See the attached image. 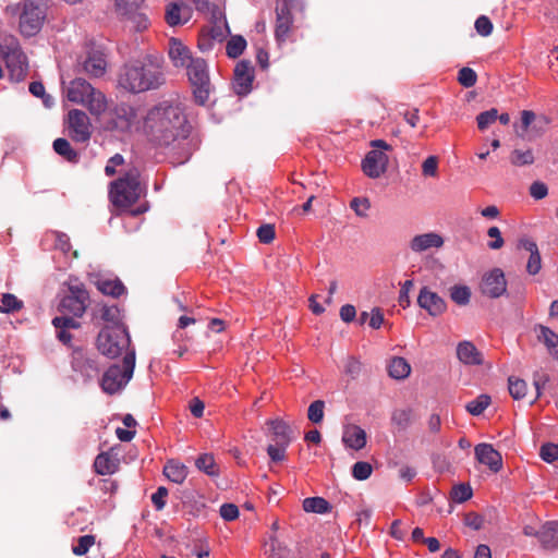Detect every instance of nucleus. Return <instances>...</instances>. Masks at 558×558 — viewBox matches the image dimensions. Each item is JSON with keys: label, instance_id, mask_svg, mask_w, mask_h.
I'll return each mask as SVG.
<instances>
[{"label": "nucleus", "instance_id": "nucleus-1", "mask_svg": "<svg viewBox=\"0 0 558 558\" xmlns=\"http://www.w3.org/2000/svg\"><path fill=\"white\" fill-rule=\"evenodd\" d=\"M190 126L181 108L167 101L151 108L144 119V131L162 146L187 136Z\"/></svg>", "mask_w": 558, "mask_h": 558}, {"label": "nucleus", "instance_id": "nucleus-2", "mask_svg": "<svg viewBox=\"0 0 558 558\" xmlns=\"http://www.w3.org/2000/svg\"><path fill=\"white\" fill-rule=\"evenodd\" d=\"M163 82L165 76L160 66L154 63L149 58L125 64L118 80L119 85L130 93L156 89L161 86Z\"/></svg>", "mask_w": 558, "mask_h": 558}, {"label": "nucleus", "instance_id": "nucleus-3", "mask_svg": "<svg viewBox=\"0 0 558 558\" xmlns=\"http://www.w3.org/2000/svg\"><path fill=\"white\" fill-rule=\"evenodd\" d=\"M140 177L138 168L132 166L122 177L109 184V199L114 207L126 209L140 199L144 192Z\"/></svg>", "mask_w": 558, "mask_h": 558}, {"label": "nucleus", "instance_id": "nucleus-4", "mask_svg": "<svg viewBox=\"0 0 558 558\" xmlns=\"http://www.w3.org/2000/svg\"><path fill=\"white\" fill-rule=\"evenodd\" d=\"M47 7L44 0H24L22 3L8 5L5 13L19 16V29L24 37L38 34L46 20Z\"/></svg>", "mask_w": 558, "mask_h": 558}, {"label": "nucleus", "instance_id": "nucleus-5", "mask_svg": "<svg viewBox=\"0 0 558 558\" xmlns=\"http://www.w3.org/2000/svg\"><path fill=\"white\" fill-rule=\"evenodd\" d=\"M66 97L71 102L83 105L93 116H100L107 109L105 95L84 78H75L66 88Z\"/></svg>", "mask_w": 558, "mask_h": 558}, {"label": "nucleus", "instance_id": "nucleus-6", "mask_svg": "<svg viewBox=\"0 0 558 558\" xmlns=\"http://www.w3.org/2000/svg\"><path fill=\"white\" fill-rule=\"evenodd\" d=\"M116 11L130 32L141 33L150 26L145 0H114Z\"/></svg>", "mask_w": 558, "mask_h": 558}, {"label": "nucleus", "instance_id": "nucleus-7", "mask_svg": "<svg viewBox=\"0 0 558 558\" xmlns=\"http://www.w3.org/2000/svg\"><path fill=\"white\" fill-rule=\"evenodd\" d=\"M135 367V351L126 352L122 366L111 365L102 375L100 386L106 393L114 395L120 391L131 380Z\"/></svg>", "mask_w": 558, "mask_h": 558}, {"label": "nucleus", "instance_id": "nucleus-8", "mask_svg": "<svg viewBox=\"0 0 558 558\" xmlns=\"http://www.w3.org/2000/svg\"><path fill=\"white\" fill-rule=\"evenodd\" d=\"M130 343L126 328L120 325L105 327L97 337L98 350L110 359L120 356L124 351L129 352Z\"/></svg>", "mask_w": 558, "mask_h": 558}, {"label": "nucleus", "instance_id": "nucleus-9", "mask_svg": "<svg viewBox=\"0 0 558 558\" xmlns=\"http://www.w3.org/2000/svg\"><path fill=\"white\" fill-rule=\"evenodd\" d=\"M189 81L193 87L194 99L204 106L210 94V80L207 62L203 58H195L186 68Z\"/></svg>", "mask_w": 558, "mask_h": 558}, {"label": "nucleus", "instance_id": "nucleus-10", "mask_svg": "<svg viewBox=\"0 0 558 558\" xmlns=\"http://www.w3.org/2000/svg\"><path fill=\"white\" fill-rule=\"evenodd\" d=\"M371 147L372 150L362 160V170L368 178L377 179L387 171L389 157L386 151L392 150V147L384 140L372 141Z\"/></svg>", "mask_w": 558, "mask_h": 558}, {"label": "nucleus", "instance_id": "nucleus-11", "mask_svg": "<svg viewBox=\"0 0 558 558\" xmlns=\"http://www.w3.org/2000/svg\"><path fill=\"white\" fill-rule=\"evenodd\" d=\"M0 54L5 61L11 81L22 82L27 75L28 62L17 40L11 37L7 45H0Z\"/></svg>", "mask_w": 558, "mask_h": 558}, {"label": "nucleus", "instance_id": "nucleus-12", "mask_svg": "<svg viewBox=\"0 0 558 558\" xmlns=\"http://www.w3.org/2000/svg\"><path fill=\"white\" fill-rule=\"evenodd\" d=\"M137 120L136 110L131 105L121 102L110 109L105 125L110 131L128 132Z\"/></svg>", "mask_w": 558, "mask_h": 558}, {"label": "nucleus", "instance_id": "nucleus-13", "mask_svg": "<svg viewBox=\"0 0 558 558\" xmlns=\"http://www.w3.org/2000/svg\"><path fill=\"white\" fill-rule=\"evenodd\" d=\"M88 298L83 284H72L69 287V294L62 298L59 308L63 314L81 317L87 308Z\"/></svg>", "mask_w": 558, "mask_h": 558}, {"label": "nucleus", "instance_id": "nucleus-14", "mask_svg": "<svg viewBox=\"0 0 558 558\" xmlns=\"http://www.w3.org/2000/svg\"><path fill=\"white\" fill-rule=\"evenodd\" d=\"M68 125L70 136L78 143L87 142L92 136L90 121L88 116L78 109H72L68 113Z\"/></svg>", "mask_w": 558, "mask_h": 558}, {"label": "nucleus", "instance_id": "nucleus-15", "mask_svg": "<svg viewBox=\"0 0 558 558\" xmlns=\"http://www.w3.org/2000/svg\"><path fill=\"white\" fill-rule=\"evenodd\" d=\"M481 292L490 299H497L507 291L505 274L500 268H494L486 272L481 282Z\"/></svg>", "mask_w": 558, "mask_h": 558}, {"label": "nucleus", "instance_id": "nucleus-16", "mask_svg": "<svg viewBox=\"0 0 558 558\" xmlns=\"http://www.w3.org/2000/svg\"><path fill=\"white\" fill-rule=\"evenodd\" d=\"M292 24L293 17L290 0H277L275 36L278 41H286L291 32Z\"/></svg>", "mask_w": 558, "mask_h": 558}, {"label": "nucleus", "instance_id": "nucleus-17", "mask_svg": "<svg viewBox=\"0 0 558 558\" xmlns=\"http://www.w3.org/2000/svg\"><path fill=\"white\" fill-rule=\"evenodd\" d=\"M254 71L248 61H240L234 69L233 89L236 95L245 96L252 89Z\"/></svg>", "mask_w": 558, "mask_h": 558}, {"label": "nucleus", "instance_id": "nucleus-18", "mask_svg": "<svg viewBox=\"0 0 558 558\" xmlns=\"http://www.w3.org/2000/svg\"><path fill=\"white\" fill-rule=\"evenodd\" d=\"M72 367L86 379H92L99 373L96 360L82 349H75L73 351Z\"/></svg>", "mask_w": 558, "mask_h": 558}, {"label": "nucleus", "instance_id": "nucleus-19", "mask_svg": "<svg viewBox=\"0 0 558 558\" xmlns=\"http://www.w3.org/2000/svg\"><path fill=\"white\" fill-rule=\"evenodd\" d=\"M474 453L476 460L492 472L498 473L502 469V457L490 444H478L474 448Z\"/></svg>", "mask_w": 558, "mask_h": 558}, {"label": "nucleus", "instance_id": "nucleus-20", "mask_svg": "<svg viewBox=\"0 0 558 558\" xmlns=\"http://www.w3.org/2000/svg\"><path fill=\"white\" fill-rule=\"evenodd\" d=\"M417 303L432 316H439L447 308L445 300L440 298L436 292L429 290L427 287L421 289L417 296Z\"/></svg>", "mask_w": 558, "mask_h": 558}, {"label": "nucleus", "instance_id": "nucleus-21", "mask_svg": "<svg viewBox=\"0 0 558 558\" xmlns=\"http://www.w3.org/2000/svg\"><path fill=\"white\" fill-rule=\"evenodd\" d=\"M168 54L175 68H186L195 59L191 50L177 38L169 39Z\"/></svg>", "mask_w": 558, "mask_h": 558}, {"label": "nucleus", "instance_id": "nucleus-22", "mask_svg": "<svg viewBox=\"0 0 558 558\" xmlns=\"http://www.w3.org/2000/svg\"><path fill=\"white\" fill-rule=\"evenodd\" d=\"M457 357L464 365H482L483 354L471 341H461L457 345Z\"/></svg>", "mask_w": 558, "mask_h": 558}, {"label": "nucleus", "instance_id": "nucleus-23", "mask_svg": "<svg viewBox=\"0 0 558 558\" xmlns=\"http://www.w3.org/2000/svg\"><path fill=\"white\" fill-rule=\"evenodd\" d=\"M343 444L354 450H361L366 445V433L357 425H349L342 435Z\"/></svg>", "mask_w": 558, "mask_h": 558}, {"label": "nucleus", "instance_id": "nucleus-24", "mask_svg": "<svg viewBox=\"0 0 558 558\" xmlns=\"http://www.w3.org/2000/svg\"><path fill=\"white\" fill-rule=\"evenodd\" d=\"M272 435L274 441L279 446H289L292 440V430L290 426L280 418L269 420L267 422Z\"/></svg>", "mask_w": 558, "mask_h": 558}, {"label": "nucleus", "instance_id": "nucleus-25", "mask_svg": "<svg viewBox=\"0 0 558 558\" xmlns=\"http://www.w3.org/2000/svg\"><path fill=\"white\" fill-rule=\"evenodd\" d=\"M535 331L537 340L546 347L549 355L558 360V335L544 325H537Z\"/></svg>", "mask_w": 558, "mask_h": 558}, {"label": "nucleus", "instance_id": "nucleus-26", "mask_svg": "<svg viewBox=\"0 0 558 558\" xmlns=\"http://www.w3.org/2000/svg\"><path fill=\"white\" fill-rule=\"evenodd\" d=\"M189 8L184 3H169L166 9L165 20L170 26L184 24L189 21Z\"/></svg>", "mask_w": 558, "mask_h": 558}, {"label": "nucleus", "instance_id": "nucleus-27", "mask_svg": "<svg viewBox=\"0 0 558 558\" xmlns=\"http://www.w3.org/2000/svg\"><path fill=\"white\" fill-rule=\"evenodd\" d=\"M520 246L530 253L526 271L533 276L538 274L542 268V258L537 244L532 240L522 239L520 240Z\"/></svg>", "mask_w": 558, "mask_h": 558}, {"label": "nucleus", "instance_id": "nucleus-28", "mask_svg": "<svg viewBox=\"0 0 558 558\" xmlns=\"http://www.w3.org/2000/svg\"><path fill=\"white\" fill-rule=\"evenodd\" d=\"M539 543L545 549L558 548V521H548L541 526Z\"/></svg>", "mask_w": 558, "mask_h": 558}, {"label": "nucleus", "instance_id": "nucleus-29", "mask_svg": "<svg viewBox=\"0 0 558 558\" xmlns=\"http://www.w3.org/2000/svg\"><path fill=\"white\" fill-rule=\"evenodd\" d=\"M442 244L444 240L440 235L436 233H424L415 235L410 243V247L413 252L420 253L432 247H440Z\"/></svg>", "mask_w": 558, "mask_h": 558}, {"label": "nucleus", "instance_id": "nucleus-30", "mask_svg": "<svg viewBox=\"0 0 558 558\" xmlns=\"http://www.w3.org/2000/svg\"><path fill=\"white\" fill-rule=\"evenodd\" d=\"M107 62L100 52H92L83 62L84 71L94 77H100L106 72Z\"/></svg>", "mask_w": 558, "mask_h": 558}, {"label": "nucleus", "instance_id": "nucleus-31", "mask_svg": "<svg viewBox=\"0 0 558 558\" xmlns=\"http://www.w3.org/2000/svg\"><path fill=\"white\" fill-rule=\"evenodd\" d=\"M117 468V459L112 458L108 452L99 453L94 461L95 472L100 475L112 474Z\"/></svg>", "mask_w": 558, "mask_h": 558}, {"label": "nucleus", "instance_id": "nucleus-32", "mask_svg": "<svg viewBox=\"0 0 558 558\" xmlns=\"http://www.w3.org/2000/svg\"><path fill=\"white\" fill-rule=\"evenodd\" d=\"M163 474L171 482L181 484L187 476V468L174 460H170L163 466Z\"/></svg>", "mask_w": 558, "mask_h": 558}, {"label": "nucleus", "instance_id": "nucleus-33", "mask_svg": "<svg viewBox=\"0 0 558 558\" xmlns=\"http://www.w3.org/2000/svg\"><path fill=\"white\" fill-rule=\"evenodd\" d=\"M53 150L66 161L76 163L80 160L78 153L72 148L70 142L65 138L59 137L53 141Z\"/></svg>", "mask_w": 558, "mask_h": 558}, {"label": "nucleus", "instance_id": "nucleus-34", "mask_svg": "<svg viewBox=\"0 0 558 558\" xmlns=\"http://www.w3.org/2000/svg\"><path fill=\"white\" fill-rule=\"evenodd\" d=\"M410 372L411 366L403 357H393L388 365V374L395 379H404Z\"/></svg>", "mask_w": 558, "mask_h": 558}, {"label": "nucleus", "instance_id": "nucleus-35", "mask_svg": "<svg viewBox=\"0 0 558 558\" xmlns=\"http://www.w3.org/2000/svg\"><path fill=\"white\" fill-rule=\"evenodd\" d=\"M303 509L306 512L327 513L330 511V504L323 497H308L303 500Z\"/></svg>", "mask_w": 558, "mask_h": 558}, {"label": "nucleus", "instance_id": "nucleus-36", "mask_svg": "<svg viewBox=\"0 0 558 558\" xmlns=\"http://www.w3.org/2000/svg\"><path fill=\"white\" fill-rule=\"evenodd\" d=\"M196 468L209 476H218L219 468L213 454L203 453L195 461Z\"/></svg>", "mask_w": 558, "mask_h": 558}, {"label": "nucleus", "instance_id": "nucleus-37", "mask_svg": "<svg viewBox=\"0 0 558 558\" xmlns=\"http://www.w3.org/2000/svg\"><path fill=\"white\" fill-rule=\"evenodd\" d=\"M97 287L101 293H104L106 295H111L113 298H118V296L122 295L125 291V287L118 279H116V280H109V279L99 280L97 282Z\"/></svg>", "mask_w": 558, "mask_h": 558}, {"label": "nucleus", "instance_id": "nucleus-38", "mask_svg": "<svg viewBox=\"0 0 558 558\" xmlns=\"http://www.w3.org/2000/svg\"><path fill=\"white\" fill-rule=\"evenodd\" d=\"M492 403V399L488 395H480L474 400L465 404V410L474 416L481 415Z\"/></svg>", "mask_w": 558, "mask_h": 558}, {"label": "nucleus", "instance_id": "nucleus-39", "mask_svg": "<svg viewBox=\"0 0 558 558\" xmlns=\"http://www.w3.org/2000/svg\"><path fill=\"white\" fill-rule=\"evenodd\" d=\"M391 422L399 430H405L412 424V410L396 409L392 412Z\"/></svg>", "mask_w": 558, "mask_h": 558}, {"label": "nucleus", "instance_id": "nucleus-40", "mask_svg": "<svg viewBox=\"0 0 558 558\" xmlns=\"http://www.w3.org/2000/svg\"><path fill=\"white\" fill-rule=\"evenodd\" d=\"M510 162L515 167L530 166L534 162V154L532 149L521 150L514 149L510 154Z\"/></svg>", "mask_w": 558, "mask_h": 558}, {"label": "nucleus", "instance_id": "nucleus-41", "mask_svg": "<svg viewBox=\"0 0 558 558\" xmlns=\"http://www.w3.org/2000/svg\"><path fill=\"white\" fill-rule=\"evenodd\" d=\"M245 47H246V40L244 39L243 36H240V35L232 36L228 40L227 46H226L227 56L229 58L235 59L242 54Z\"/></svg>", "mask_w": 558, "mask_h": 558}, {"label": "nucleus", "instance_id": "nucleus-42", "mask_svg": "<svg viewBox=\"0 0 558 558\" xmlns=\"http://www.w3.org/2000/svg\"><path fill=\"white\" fill-rule=\"evenodd\" d=\"M509 393L514 400H521L526 396L527 384L525 380L510 376L508 378Z\"/></svg>", "mask_w": 558, "mask_h": 558}, {"label": "nucleus", "instance_id": "nucleus-43", "mask_svg": "<svg viewBox=\"0 0 558 558\" xmlns=\"http://www.w3.org/2000/svg\"><path fill=\"white\" fill-rule=\"evenodd\" d=\"M23 307V302L19 300L14 294L4 293L0 298V312L13 313L17 312Z\"/></svg>", "mask_w": 558, "mask_h": 558}, {"label": "nucleus", "instance_id": "nucleus-44", "mask_svg": "<svg viewBox=\"0 0 558 558\" xmlns=\"http://www.w3.org/2000/svg\"><path fill=\"white\" fill-rule=\"evenodd\" d=\"M451 300L461 306L469 304L471 299V290L466 286H453L450 288Z\"/></svg>", "mask_w": 558, "mask_h": 558}, {"label": "nucleus", "instance_id": "nucleus-45", "mask_svg": "<svg viewBox=\"0 0 558 558\" xmlns=\"http://www.w3.org/2000/svg\"><path fill=\"white\" fill-rule=\"evenodd\" d=\"M536 121V114L531 110H523L521 112V124L514 125L515 133L524 137L527 134L530 126Z\"/></svg>", "mask_w": 558, "mask_h": 558}, {"label": "nucleus", "instance_id": "nucleus-46", "mask_svg": "<svg viewBox=\"0 0 558 558\" xmlns=\"http://www.w3.org/2000/svg\"><path fill=\"white\" fill-rule=\"evenodd\" d=\"M325 403L322 400L312 402L307 410V417L314 424L322 423L324 418Z\"/></svg>", "mask_w": 558, "mask_h": 558}, {"label": "nucleus", "instance_id": "nucleus-47", "mask_svg": "<svg viewBox=\"0 0 558 558\" xmlns=\"http://www.w3.org/2000/svg\"><path fill=\"white\" fill-rule=\"evenodd\" d=\"M476 81L477 74L471 68L464 66L458 73V82L465 88L473 87Z\"/></svg>", "mask_w": 558, "mask_h": 558}, {"label": "nucleus", "instance_id": "nucleus-48", "mask_svg": "<svg viewBox=\"0 0 558 558\" xmlns=\"http://www.w3.org/2000/svg\"><path fill=\"white\" fill-rule=\"evenodd\" d=\"M373 468L368 462L359 461L352 466V476L359 481L367 480L372 474Z\"/></svg>", "mask_w": 558, "mask_h": 558}, {"label": "nucleus", "instance_id": "nucleus-49", "mask_svg": "<svg viewBox=\"0 0 558 558\" xmlns=\"http://www.w3.org/2000/svg\"><path fill=\"white\" fill-rule=\"evenodd\" d=\"M95 544L94 535H84L77 539V544L73 546L72 551L76 556L85 555L89 548Z\"/></svg>", "mask_w": 558, "mask_h": 558}, {"label": "nucleus", "instance_id": "nucleus-50", "mask_svg": "<svg viewBox=\"0 0 558 558\" xmlns=\"http://www.w3.org/2000/svg\"><path fill=\"white\" fill-rule=\"evenodd\" d=\"M497 120V109L492 108L487 111L481 112L476 117L477 128L481 131H484L487 129L492 123H494Z\"/></svg>", "mask_w": 558, "mask_h": 558}, {"label": "nucleus", "instance_id": "nucleus-51", "mask_svg": "<svg viewBox=\"0 0 558 558\" xmlns=\"http://www.w3.org/2000/svg\"><path fill=\"white\" fill-rule=\"evenodd\" d=\"M260 243L269 244L276 236L275 226L271 223L262 225L256 232Z\"/></svg>", "mask_w": 558, "mask_h": 558}, {"label": "nucleus", "instance_id": "nucleus-52", "mask_svg": "<svg viewBox=\"0 0 558 558\" xmlns=\"http://www.w3.org/2000/svg\"><path fill=\"white\" fill-rule=\"evenodd\" d=\"M350 207L359 217H366L367 210L371 208V203L366 197H354L350 202Z\"/></svg>", "mask_w": 558, "mask_h": 558}, {"label": "nucleus", "instance_id": "nucleus-53", "mask_svg": "<svg viewBox=\"0 0 558 558\" xmlns=\"http://www.w3.org/2000/svg\"><path fill=\"white\" fill-rule=\"evenodd\" d=\"M539 456L544 461L553 463L558 460V445L551 442L544 444L541 447Z\"/></svg>", "mask_w": 558, "mask_h": 558}, {"label": "nucleus", "instance_id": "nucleus-54", "mask_svg": "<svg viewBox=\"0 0 558 558\" xmlns=\"http://www.w3.org/2000/svg\"><path fill=\"white\" fill-rule=\"evenodd\" d=\"M68 314H64L60 317H54L52 320L53 326L57 329H77L80 328L81 324L73 317L66 316Z\"/></svg>", "mask_w": 558, "mask_h": 558}, {"label": "nucleus", "instance_id": "nucleus-55", "mask_svg": "<svg viewBox=\"0 0 558 558\" xmlns=\"http://www.w3.org/2000/svg\"><path fill=\"white\" fill-rule=\"evenodd\" d=\"M422 173L424 177L435 178L438 174V158L436 156L427 157L422 163Z\"/></svg>", "mask_w": 558, "mask_h": 558}, {"label": "nucleus", "instance_id": "nucleus-56", "mask_svg": "<svg viewBox=\"0 0 558 558\" xmlns=\"http://www.w3.org/2000/svg\"><path fill=\"white\" fill-rule=\"evenodd\" d=\"M413 287V280H405L401 286L398 302L403 308H407L411 304L410 292L412 291Z\"/></svg>", "mask_w": 558, "mask_h": 558}, {"label": "nucleus", "instance_id": "nucleus-57", "mask_svg": "<svg viewBox=\"0 0 558 558\" xmlns=\"http://www.w3.org/2000/svg\"><path fill=\"white\" fill-rule=\"evenodd\" d=\"M452 499L457 502H464L472 497V489L469 485L460 484L452 489Z\"/></svg>", "mask_w": 558, "mask_h": 558}, {"label": "nucleus", "instance_id": "nucleus-58", "mask_svg": "<svg viewBox=\"0 0 558 558\" xmlns=\"http://www.w3.org/2000/svg\"><path fill=\"white\" fill-rule=\"evenodd\" d=\"M475 29L481 36L486 37L493 32V23L487 16L481 15L475 21Z\"/></svg>", "mask_w": 558, "mask_h": 558}, {"label": "nucleus", "instance_id": "nucleus-59", "mask_svg": "<svg viewBox=\"0 0 558 558\" xmlns=\"http://www.w3.org/2000/svg\"><path fill=\"white\" fill-rule=\"evenodd\" d=\"M487 235L492 239H494L493 241L488 242V247L492 248V250H499L504 246V239L501 236V232L499 230L498 227H490L487 231Z\"/></svg>", "mask_w": 558, "mask_h": 558}, {"label": "nucleus", "instance_id": "nucleus-60", "mask_svg": "<svg viewBox=\"0 0 558 558\" xmlns=\"http://www.w3.org/2000/svg\"><path fill=\"white\" fill-rule=\"evenodd\" d=\"M167 496L168 489L163 486L158 487V489L151 495V502L157 510H162L165 508Z\"/></svg>", "mask_w": 558, "mask_h": 558}, {"label": "nucleus", "instance_id": "nucleus-61", "mask_svg": "<svg viewBox=\"0 0 558 558\" xmlns=\"http://www.w3.org/2000/svg\"><path fill=\"white\" fill-rule=\"evenodd\" d=\"M548 194V187L541 181H535L530 186V195L535 199H543Z\"/></svg>", "mask_w": 558, "mask_h": 558}, {"label": "nucleus", "instance_id": "nucleus-62", "mask_svg": "<svg viewBox=\"0 0 558 558\" xmlns=\"http://www.w3.org/2000/svg\"><path fill=\"white\" fill-rule=\"evenodd\" d=\"M464 524L475 531L481 530L484 524V518L475 512H469L464 515Z\"/></svg>", "mask_w": 558, "mask_h": 558}, {"label": "nucleus", "instance_id": "nucleus-63", "mask_svg": "<svg viewBox=\"0 0 558 558\" xmlns=\"http://www.w3.org/2000/svg\"><path fill=\"white\" fill-rule=\"evenodd\" d=\"M220 515L226 521H233L239 517V508L233 504H223L220 507Z\"/></svg>", "mask_w": 558, "mask_h": 558}, {"label": "nucleus", "instance_id": "nucleus-64", "mask_svg": "<svg viewBox=\"0 0 558 558\" xmlns=\"http://www.w3.org/2000/svg\"><path fill=\"white\" fill-rule=\"evenodd\" d=\"M288 446H279L277 444L267 447V453L274 462H279L284 459V451Z\"/></svg>", "mask_w": 558, "mask_h": 558}]
</instances>
